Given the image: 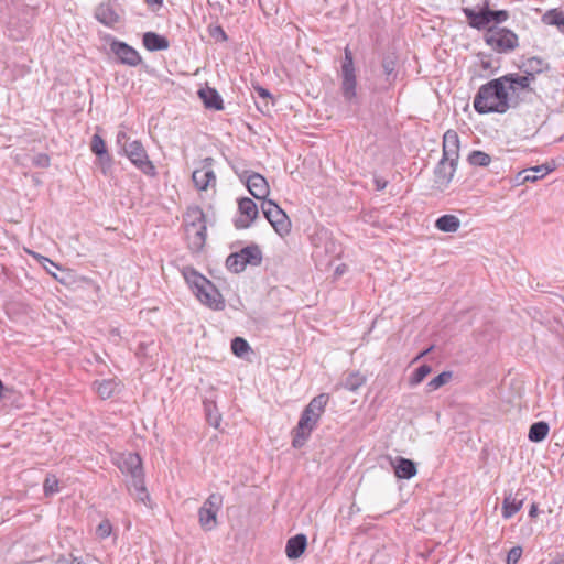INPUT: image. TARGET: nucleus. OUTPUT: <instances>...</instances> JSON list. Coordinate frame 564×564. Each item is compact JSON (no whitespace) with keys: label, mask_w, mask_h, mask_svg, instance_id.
Returning a JSON list of instances; mask_svg holds the SVG:
<instances>
[{"label":"nucleus","mask_w":564,"mask_h":564,"mask_svg":"<svg viewBox=\"0 0 564 564\" xmlns=\"http://www.w3.org/2000/svg\"><path fill=\"white\" fill-rule=\"evenodd\" d=\"M524 499V496L520 491L506 494L502 501V517L505 519L512 518L522 508Z\"/></svg>","instance_id":"aec40b11"},{"label":"nucleus","mask_w":564,"mask_h":564,"mask_svg":"<svg viewBox=\"0 0 564 564\" xmlns=\"http://www.w3.org/2000/svg\"><path fill=\"white\" fill-rule=\"evenodd\" d=\"M328 399V394L321 393L304 408L296 426L292 430V446L294 448L299 449L305 445L325 412Z\"/></svg>","instance_id":"f03ea898"},{"label":"nucleus","mask_w":564,"mask_h":564,"mask_svg":"<svg viewBox=\"0 0 564 564\" xmlns=\"http://www.w3.org/2000/svg\"><path fill=\"white\" fill-rule=\"evenodd\" d=\"M148 4H159L161 6L163 0H145Z\"/></svg>","instance_id":"5fc2aeb1"},{"label":"nucleus","mask_w":564,"mask_h":564,"mask_svg":"<svg viewBox=\"0 0 564 564\" xmlns=\"http://www.w3.org/2000/svg\"><path fill=\"white\" fill-rule=\"evenodd\" d=\"M223 506V496L220 494H212L198 510L199 524L210 531L217 525V513Z\"/></svg>","instance_id":"9d476101"},{"label":"nucleus","mask_w":564,"mask_h":564,"mask_svg":"<svg viewBox=\"0 0 564 564\" xmlns=\"http://www.w3.org/2000/svg\"><path fill=\"white\" fill-rule=\"evenodd\" d=\"M109 47L117 61L122 65L135 67L142 63L139 52L123 41L113 39Z\"/></svg>","instance_id":"9b49d317"},{"label":"nucleus","mask_w":564,"mask_h":564,"mask_svg":"<svg viewBox=\"0 0 564 564\" xmlns=\"http://www.w3.org/2000/svg\"><path fill=\"white\" fill-rule=\"evenodd\" d=\"M144 47L150 52L164 51L170 47L169 40L159 33L149 31L142 36Z\"/></svg>","instance_id":"a878e982"},{"label":"nucleus","mask_w":564,"mask_h":564,"mask_svg":"<svg viewBox=\"0 0 564 564\" xmlns=\"http://www.w3.org/2000/svg\"><path fill=\"white\" fill-rule=\"evenodd\" d=\"M246 185L250 194L256 199H263V202L267 200L265 197L269 195L270 188L267 180L261 174H250L246 180Z\"/></svg>","instance_id":"f3484780"},{"label":"nucleus","mask_w":564,"mask_h":564,"mask_svg":"<svg viewBox=\"0 0 564 564\" xmlns=\"http://www.w3.org/2000/svg\"><path fill=\"white\" fill-rule=\"evenodd\" d=\"M366 381L365 376L360 372L349 373L343 381L341 387L348 391H357Z\"/></svg>","instance_id":"f704fd0d"},{"label":"nucleus","mask_w":564,"mask_h":564,"mask_svg":"<svg viewBox=\"0 0 564 564\" xmlns=\"http://www.w3.org/2000/svg\"><path fill=\"white\" fill-rule=\"evenodd\" d=\"M442 156L449 161L459 159V137L456 131L447 130L443 135Z\"/></svg>","instance_id":"6ab92c4d"},{"label":"nucleus","mask_w":564,"mask_h":564,"mask_svg":"<svg viewBox=\"0 0 564 564\" xmlns=\"http://www.w3.org/2000/svg\"><path fill=\"white\" fill-rule=\"evenodd\" d=\"M549 431L550 426L546 422H534L529 429L528 438L534 443L542 442L547 436Z\"/></svg>","instance_id":"7c9ffc66"},{"label":"nucleus","mask_w":564,"mask_h":564,"mask_svg":"<svg viewBox=\"0 0 564 564\" xmlns=\"http://www.w3.org/2000/svg\"><path fill=\"white\" fill-rule=\"evenodd\" d=\"M184 220L188 230H193L195 227L206 226L205 214L198 206L188 207Z\"/></svg>","instance_id":"c85d7f7f"},{"label":"nucleus","mask_w":564,"mask_h":564,"mask_svg":"<svg viewBox=\"0 0 564 564\" xmlns=\"http://www.w3.org/2000/svg\"><path fill=\"white\" fill-rule=\"evenodd\" d=\"M307 546V538L305 534L300 533L286 541L285 554L290 560L299 558Z\"/></svg>","instance_id":"393cba45"},{"label":"nucleus","mask_w":564,"mask_h":564,"mask_svg":"<svg viewBox=\"0 0 564 564\" xmlns=\"http://www.w3.org/2000/svg\"><path fill=\"white\" fill-rule=\"evenodd\" d=\"M182 273L189 289L200 303L217 311L225 308L223 295L208 279L191 267H185Z\"/></svg>","instance_id":"7ed1b4c3"},{"label":"nucleus","mask_w":564,"mask_h":564,"mask_svg":"<svg viewBox=\"0 0 564 564\" xmlns=\"http://www.w3.org/2000/svg\"><path fill=\"white\" fill-rule=\"evenodd\" d=\"M484 40L497 53L512 52L519 45L518 35L513 31L499 26H489Z\"/></svg>","instance_id":"423d86ee"},{"label":"nucleus","mask_w":564,"mask_h":564,"mask_svg":"<svg viewBox=\"0 0 564 564\" xmlns=\"http://www.w3.org/2000/svg\"><path fill=\"white\" fill-rule=\"evenodd\" d=\"M503 85L507 87L511 108L518 107L520 104L530 99V96L535 94V89L531 86L532 78L523 74L510 73L501 76Z\"/></svg>","instance_id":"20e7f679"},{"label":"nucleus","mask_w":564,"mask_h":564,"mask_svg":"<svg viewBox=\"0 0 564 564\" xmlns=\"http://www.w3.org/2000/svg\"><path fill=\"white\" fill-rule=\"evenodd\" d=\"M467 161L473 166H488L491 162V158L484 151L474 150L468 154Z\"/></svg>","instance_id":"c9c22d12"},{"label":"nucleus","mask_w":564,"mask_h":564,"mask_svg":"<svg viewBox=\"0 0 564 564\" xmlns=\"http://www.w3.org/2000/svg\"><path fill=\"white\" fill-rule=\"evenodd\" d=\"M542 22L547 25H553L564 33V13L557 9H551L542 15Z\"/></svg>","instance_id":"2f4dec72"},{"label":"nucleus","mask_w":564,"mask_h":564,"mask_svg":"<svg viewBox=\"0 0 564 564\" xmlns=\"http://www.w3.org/2000/svg\"><path fill=\"white\" fill-rule=\"evenodd\" d=\"M124 143H130L129 138L124 131H119L117 133V144L122 149Z\"/></svg>","instance_id":"3c124183"},{"label":"nucleus","mask_w":564,"mask_h":564,"mask_svg":"<svg viewBox=\"0 0 564 564\" xmlns=\"http://www.w3.org/2000/svg\"><path fill=\"white\" fill-rule=\"evenodd\" d=\"M122 151L131 163L148 176H155L156 169L149 160L148 153L139 140H133L130 143L122 145Z\"/></svg>","instance_id":"6e6552de"},{"label":"nucleus","mask_w":564,"mask_h":564,"mask_svg":"<svg viewBox=\"0 0 564 564\" xmlns=\"http://www.w3.org/2000/svg\"><path fill=\"white\" fill-rule=\"evenodd\" d=\"M238 210L245 218L240 217L235 220L237 229L248 228L259 214L256 203L249 197H243L238 200Z\"/></svg>","instance_id":"2eb2a0df"},{"label":"nucleus","mask_w":564,"mask_h":564,"mask_svg":"<svg viewBox=\"0 0 564 564\" xmlns=\"http://www.w3.org/2000/svg\"><path fill=\"white\" fill-rule=\"evenodd\" d=\"M431 350H432V347H430V348H429V349H426L425 351L421 352V354L416 357V359H419L420 357H422V356L426 355V354H427L429 351H431Z\"/></svg>","instance_id":"13d9d810"},{"label":"nucleus","mask_w":564,"mask_h":564,"mask_svg":"<svg viewBox=\"0 0 564 564\" xmlns=\"http://www.w3.org/2000/svg\"><path fill=\"white\" fill-rule=\"evenodd\" d=\"M474 109L480 113H505L511 108L509 93L501 77L481 85L474 98Z\"/></svg>","instance_id":"f257e3e1"},{"label":"nucleus","mask_w":564,"mask_h":564,"mask_svg":"<svg viewBox=\"0 0 564 564\" xmlns=\"http://www.w3.org/2000/svg\"><path fill=\"white\" fill-rule=\"evenodd\" d=\"M463 12L471 28L476 30H484L489 28L488 25L490 24V19L488 17L486 1L478 11L470 8H463Z\"/></svg>","instance_id":"a211bd4d"},{"label":"nucleus","mask_w":564,"mask_h":564,"mask_svg":"<svg viewBox=\"0 0 564 564\" xmlns=\"http://www.w3.org/2000/svg\"><path fill=\"white\" fill-rule=\"evenodd\" d=\"M72 564H86L82 558L73 557Z\"/></svg>","instance_id":"6e6d98bb"},{"label":"nucleus","mask_w":564,"mask_h":564,"mask_svg":"<svg viewBox=\"0 0 564 564\" xmlns=\"http://www.w3.org/2000/svg\"><path fill=\"white\" fill-rule=\"evenodd\" d=\"M251 350L249 343L242 337H235L231 340V351L235 356L241 358Z\"/></svg>","instance_id":"4c0bfd02"},{"label":"nucleus","mask_w":564,"mask_h":564,"mask_svg":"<svg viewBox=\"0 0 564 564\" xmlns=\"http://www.w3.org/2000/svg\"><path fill=\"white\" fill-rule=\"evenodd\" d=\"M204 405H205V410H206V415H207V421H208V423H209L210 425L215 426V427H218V425H219V421H220V416H219V414H217V413H216V414H214V413L212 412V409H210L212 403H207V402H205V403H204Z\"/></svg>","instance_id":"a18cd8bd"},{"label":"nucleus","mask_w":564,"mask_h":564,"mask_svg":"<svg viewBox=\"0 0 564 564\" xmlns=\"http://www.w3.org/2000/svg\"><path fill=\"white\" fill-rule=\"evenodd\" d=\"M261 209L264 217L274 228L275 232L284 237L291 231V221L285 212L273 200H264L261 204Z\"/></svg>","instance_id":"1a4fd4ad"},{"label":"nucleus","mask_w":564,"mask_h":564,"mask_svg":"<svg viewBox=\"0 0 564 564\" xmlns=\"http://www.w3.org/2000/svg\"><path fill=\"white\" fill-rule=\"evenodd\" d=\"M206 231H207L206 226L195 227V229H193V230H188V228H186L188 247L192 251L198 252L203 249V247L205 246L206 236H207Z\"/></svg>","instance_id":"bb28decb"},{"label":"nucleus","mask_w":564,"mask_h":564,"mask_svg":"<svg viewBox=\"0 0 564 564\" xmlns=\"http://www.w3.org/2000/svg\"><path fill=\"white\" fill-rule=\"evenodd\" d=\"M111 524L108 520H105V521H101L99 523V525L97 527V534L101 538V539H106L110 535L111 533Z\"/></svg>","instance_id":"de8ad7c7"},{"label":"nucleus","mask_w":564,"mask_h":564,"mask_svg":"<svg viewBox=\"0 0 564 564\" xmlns=\"http://www.w3.org/2000/svg\"><path fill=\"white\" fill-rule=\"evenodd\" d=\"M340 91L346 102L354 104L357 98V77L354 55L348 46L344 50V59L340 69Z\"/></svg>","instance_id":"39448f33"},{"label":"nucleus","mask_w":564,"mask_h":564,"mask_svg":"<svg viewBox=\"0 0 564 564\" xmlns=\"http://www.w3.org/2000/svg\"><path fill=\"white\" fill-rule=\"evenodd\" d=\"M98 164L104 175H107L112 166V159L109 153L102 155V158H98Z\"/></svg>","instance_id":"c03bdc74"},{"label":"nucleus","mask_w":564,"mask_h":564,"mask_svg":"<svg viewBox=\"0 0 564 564\" xmlns=\"http://www.w3.org/2000/svg\"><path fill=\"white\" fill-rule=\"evenodd\" d=\"M345 268H346V265H345V264L337 267V269H336V272H335V273H336L337 275L343 274V273L345 272Z\"/></svg>","instance_id":"864d4df0"},{"label":"nucleus","mask_w":564,"mask_h":564,"mask_svg":"<svg viewBox=\"0 0 564 564\" xmlns=\"http://www.w3.org/2000/svg\"><path fill=\"white\" fill-rule=\"evenodd\" d=\"M96 19L106 26H113L119 22V14L117 13L111 2L100 3L95 11Z\"/></svg>","instance_id":"4be33fe9"},{"label":"nucleus","mask_w":564,"mask_h":564,"mask_svg":"<svg viewBox=\"0 0 564 564\" xmlns=\"http://www.w3.org/2000/svg\"><path fill=\"white\" fill-rule=\"evenodd\" d=\"M458 161H449L442 156L434 169V183L437 188L445 189L452 182Z\"/></svg>","instance_id":"ddd939ff"},{"label":"nucleus","mask_w":564,"mask_h":564,"mask_svg":"<svg viewBox=\"0 0 564 564\" xmlns=\"http://www.w3.org/2000/svg\"><path fill=\"white\" fill-rule=\"evenodd\" d=\"M262 262V251L258 245H250L238 252L230 253L226 259V268L234 273L242 272L246 267L260 265Z\"/></svg>","instance_id":"0eeeda50"},{"label":"nucleus","mask_w":564,"mask_h":564,"mask_svg":"<svg viewBox=\"0 0 564 564\" xmlns=\"http://www.w3.org/2000/svg\"><path fill=\"white\" fill-rule=\"evenodd\" d=\"M431 371L432 367L429 365L424 364L417 367L410 378V386L414 387L421 383Z\"/></svg>","instance_id":"ea45409f"},{"label":"nucleus","mask_w":564,"mask_h":564,"mask_svg":"<svg viewBox=\"0 0 564 564\" xmlns=\"http://www.w3.org/2000/svg\"><path fill=\"white\" fill-rule=\"evenodd\" d=\"M435 227L443 232H456L460 227V220L455 215L446 214L436 219Z\"/></svg>","instance_id":"c756f323"},{"label":"nucleus","mask_w":564,"mask_h":564,"mask_svg":"<svg viewBox=\"0 0 564 564\" xmlns=\"http://www.w3.org/2000/svg\"><path fill=\"white\" fill-rule=\"evenodd\" d=\"M538 513H539L538 505L535 502H533L530 506L529 517L530 518H535L538 516Z\"/></svg>","instance_id":"603ef678"},{"label":"nucleus","mask_w":564,"mask_h":564,"mask_svg":"<svg viewBox=\"0 0 564 564\" xmlns=\"http://www.w3.org/2000/svg\"><path fill=\"white\" fill-rule=\"evenodd\" d=\"M381 68L384 74V85L381 90L391 88L398 78V55L394 52H387L381 57Z\"/></svg>","instance_id":"4468645a"},{"label":"nucleus","mask_w":564,"mask_h":564,"mask_svg":"<svg viewBox=\"0 0 564 564\" xmlns=\"http://www.w3.org/2000/svg\"><path fill=\"white\" fill-rule=\"evenodd\" d=\"M522 547L520 545L513 546L507 554L506 564H517L522 556Z\"/></svg>","instance_id":"37998d69"},{"label":"nucleus","mask_w":564,"mask_h":564,"mask_svg":"<svg viewBox=\"0 0 564 564\" xmlns=\"http://www.w3.org/2000/svg\"><path fill=\"white\" fill-rule=\"evenodd\" d=\"M453 377L452 371H443L426 384V391L432 392L446 384Z\"/></svg>","instance_id":"e433bc0d"},{"label":"nucleus","mask_w":564,"mask_h":564,"mask_svg":"<svg viewBox=\"0 0 564 564\" xmlns=\"http://www.w3.org/2000/svg\"><path fill=\"white\" fill-rule=\"evenodd\" d=\"M117 382L112 379L109 380H101V381H95L94 387L96 389V392L102 400H107L112 397L117 389Z\"/></svg>","instance_id":"473e14b6"},{"label":"nucleus","mask_w":564,"mask_h":564,"mask_svg":"<svg viewBox=\"0 0 564 564\" xmlns=\"http://www.w3.org/2000/svg\"><path fill=\"white\" fill-rule=\"evenodd\" d=\"M486 4L490 23L500 24L509 19V12L507 10H491L489 8V0H486Z\"/></svg>","instance_id":"a19ab883"},{"label":"nucleus","mask_w":564,"mask_h":564,"mask_svg":"<svg viewBox=\"0 0 564 564\" xmlns=\"http://www.w3.org/2000/svg\"><path fill=\"white\" fill-rule=\"evenodd\" d=\"M254 90L257 91L258 96L263 99L264 107L268 108V104H269L268 100L272 98L270 91L267 88H263L261 86L254 87Z\"/></svg>","instance_id":"8fccbe9b"},{"label":"nucleus","mask_w":564,"mask_h":564,"mask_svg":"<svg viewBox=\"0 0 564 564\" xmlns=\"http://www.w3.org/2000/svg\"><path fill=\"white\" fill-rule=\"evenodd\" d=\"M214 159L208 156L202 161V167L196 169L192 174L193 183L199 191H206L209 186L216 185V175L213 171Z\"/></svg>","instance_id":"f8f14e48"},{"label":"nucleus","mask_w":564,"mask_h":564,"mask_svg":"<svg viewBox=\"0 0 564 564\" xmlns=\"http://www.w3.org/2000/svg\"><path fill=\"white\" fill-rule=\"evenodd\" d=\"M119 469L131 477V481L143 477L141 457L135 453L123 455L119 462Z\"/></svg>","instance_id":"dca6fc26"},{"label":"nucleus","mask_w":564,"mask_h":564,"mask_svg":"<svg viewBox=\"0 0 564 564\" xmlns=\"http://www.w3.org/2000/svg\"><path fill=\"white\" fill-rule=\"evenodd\" d=\"M210 35L215 40L220 41V42H225V41L228 40V36H227L226 32L224 31V29L220 25H217V26L213 28L210 30Z\"/></svg>","instance_id":"09e8293b"},{"label":"nucleus","mask_w":564,"mask_h":564,"mask_svg":"<svg viewBox=\"0 0 564 564\" xmlns=\"http://www.w3.org/2000/svg\"><path fill=\"white\" fill-rule=\"evenodd\" d=\"M129 490L132 496L135 497L137 500L145 503L147 500L150 499V496L148 494V490L144 486V478H138L130 482Z\"/></svg>","instance_id":"72a5a7b5"},{"label":"nucleus","mask_w":564,"mask_h":564,"mask_svg":"<svg viewBox=\"0 0 564 564\" xmlns=\"http://www.w3.org/2000/svg\"><path fill=\"white\" fill-rule=\"evenodd\" d=\"M32 164L37 167H47L50 165V156L45 153H37L33 156Z\"/></svg>","instance_id":"49530a36"},{"label":"nucleus","mask_w":564,"mask_h":564,"mask_svg":"<svg viewBox=\"0 0 564 564\" xmlns=\"http://www.w3.org/2000/svg\"><path fill=\"white\" fill-rule=\"evenodd\" d=\"M198 96L207 109H212V110H223L224 109L223 98L215 88H212L209 86L200 88L198 90Z\"/></svg>","instance_id":"b1692460"},{"label":"nucleus","mask_w":564,"mask_h":564,"mask_svg":"<svg viewBox=\"0 0 564 564\" xmlns=\"http://www.w3.org/2000/svg\"><path fill=\"white\" fill-rule=\"evenodd\" d=\"M553 171L552 166L547 164L536 165L530 169H525L518 174V178H521V183L536 182Z\"/></svg>","instance_id":"cd10ccee"},{"label":"nucleus","mask_w":564,"mask_h":564,"mask_svg":"<svg viewBox=\"0 0 564 564\" xmlns=\"http://www.w3.org/2000/svg\"><path fill=\"white\" fill-rule=\"evenodd\" d=\"M43 490L45 496H52L58 491V479L54 475L46 476Z\"/></svg>","instance_id":"79ce46f5"},{"label":"nucleus","mask_w":564,"mask_h":564,"mask_svg":"<svg viewBox=\"0 0 564 564\" xmlns=\"http://www.w3.org/2000/svg\"><path fill=\"white\" fill-rule=\"evenodd\" d=\"M550 69L549 63L538 56H533L528 58L522 63L521 70L524 76L532 78V82H535L536 76L542 74L545 70Z\"/></svg>","instance_id":"412c9836"},{"label":"nucleus","mask_w":564,"mask_h":564,"mask_svg":"<svg viewBox=\"0 0 564 564\" xmlns=\"http://www.w3.org/2000/svg\"><path fill=\"white\" fill-rule=\"evenodd\" d=\"M392 467L395 476L400 479H411L417 473L416 464L412 459L401 456L392 462Z\"/></svg>","instance_id":"5701e85b"},{"label":"nucleus","mask_w":564,"mask_h":564,"mask_svg":"<svg viewBox=\"0 0 564 564\" xmlns=\"http://www.w3.org/2000/svg\"><path fill=\"white\" fill-rule=\"evenodd\" d=\"M384 186H386V183L382 184L379 181H377V188L378 189H382V188H384Z\"/></svg>","instance_id":"4d7b16f0"},{"label":"nucleus","mask_w":564,"mask_h":564,"mask_svg":"<svg viewBox=\"0 0 564 564\" xmlns=\"http://www.w3.org/2000/svg\"><path fill=\"white\" fill-rule=\"evenodd\" d=\"M90 150L97 158H102L108 153L105 140L97 133L91 137Z\"/></svg>","instance_id":"58836bf2"}]
</instances>
